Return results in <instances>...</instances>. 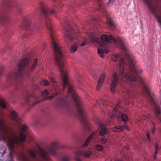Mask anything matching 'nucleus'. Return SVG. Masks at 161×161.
Instances as JSON below:
<instances>
[{"label": "nucleus", "instance_id": "17", "mask_svg": "<svg viewBox=\"0 0 161 161\" xmlns=\"http://www.w3.org/2000/svg\"><path fill=\"white\" fill-rule=\"evenodd\" d=\"M8 7V8H11L13 10H16L19 13H21L22 12L21 8L17 4L13 3V4H10Z\"/></svg>", "mask_w": 161, "mask_h": 161}, {"label": "nucleus", "instance_id": "38", "mask_svg": "<svg viewBox=\"0 0 161 161\" xmlns=\"http://www.w3.org/2000/svg\"><path fill=\"white\" fill-rule=\"evenodd\" d=\"M148 118V116H144L143 117V119H147Z\"/></svg>", "mask_w": 161, "mask_h": 161}, {"label": "nucleus", "instance_id": "4", "mask_svg": "<svg viewBox=\"0 0 161 161\" xmlns=\"http://www.w3.org/2000/svg\"><path fill=\"white\" fill-rule=\"evenodd\" d=\"M61 91H57L53 93L52 95L49 96L47 99L51 100L54 97L58 95L56 101L57 106L59 108H67L68 103L66 100L72 98L74 101L77 108L78 112L80 119L83 122H85L86 119V114L81 107L82 103L79 97L75 91H68L67 95L64 99L62 95L61 94Z\"/></svg>", "mask_w": 161, "mask_h": 161}, {"label": "nucleus", "instance_id": "31", "mask_svg": "<svg viewBox=\"0 0 161 161\" xmlns=\"http://www.w3.org/2000/svg\"><path fill=\"white\" fill-rule=\"evenodd\" d=\"M49 94L48 91H42V95L44 97H47Z\"/></svg>", "mask_w": 161, "mask_h": 161}, {"label": "nucleus", "instance_id": "41", "mask_svg": "<svg viewBox=\"0 0 161 161\" xmlns=\"http://www.w3.org/2000/svg\"><path fill=\"white\" fill-rule=\"evenodd\" d=\"M16 88H18L19 87H20L19 86H18L17 85H16Z\"/></svg>", "mask_w": 161, "mask_h": 161}, {"label": "nucleus", "instance_id": "47", "mask_svg": "<svg viewBox=\"0 0 161 161\" xmlns=\"http://www.w3.org/2000/svg\"><path fill=\"white\" fill-rule=\"evenodd\" d=\"M44 91H47V90L45 89V90H44Z\"/></svg>", "mask_w": 161, "mask_h": 161}, {"label": "nucleus", "instance_id": "1", "mask_svg": "<svg viewBox=\"0 0 161 161\" xmlns=\"http://www.w3.org/2000/svg\"><path fill=\"white\" fill-rule=\"evenodd\" d=\"M127 57V63L126 64L125 63L124 58L120 55L114 54L111 57L112 59L115 62V64H119V73L114 72L113 74L111 84L112 91L115 90L117 84L119 83L120 80L131 82L134 86L137 85L144 91H150L151 89V86L145 83L142 77H140L136 79V74L143 72L142 69L136 68L133 58L128 54Z\"/></svg>", "mask_w": 161, "mask_h": 161}, {"label": "nucleus", "instance_id": "36", "mask_svg": "<svg viewBox=\"0 0 161 161\" xmlns=\"http://www.w3.org/2000/svg\"><path fill=\"white\" fill-rule=\"evenodd\" d=\"M149 134H150V132H148L147 133V139H148V141H149V142H150L151 140H150V136Z\"/></svg>", "mask_w": 161, "mask_h": 161}, {"label": "nucleus", "instance_id": "15", "mask_svg": "<svg viewBox=\"0 0 161 161\" xmlns=\"http://www.w3.org/2000/svg\"><path fill=\"white\" fill-rule=\"evenodd\" d=\"M86 44V42H83L81 44H78L76 42L73 45L71 46L70 48V51L71 53H73L75 52L77 50L78 46L83 47Z\"/></svg>", "mask_w": 161, "mask_h": 161}, {"label": "nucleus", "instance_id": "34", "mask_svg": "<svg viewBox=\"0 0 161 161\" xmlns=\"http://www.w3.org/2000/svg\"><path fill=\"white\" fill-rule=\"evenodd\" d=\"M31 100V98L30 97V96H28L27 98L26 99V102L27 103H28L29 101H30Z\"/></svg>", "mask_w": 161, "mask_h": 161}, {"label": "nucleus", "instance_id": "12", "mask_svg": "<svg viewBox=\"0 0 161 161\" xmlns=\"http://www.w3.org/2000/svg\"><path fill=\"white\" fill-rule=\"evenodd\" d=\"M95 122L99 127L101 128L99 132L101 136L105 135L107 131V127L98 118H96Z\"/></svg>", "mask_w": 161, "mask_h": 161}, {"label": "nucleus", "instance_id": "24", "mask_svg": "<svg viewBox=\"0 0 161 161\" xmlns=\"http://www.w3.org/2000/svg\"><path fill=\"white\" fill-rule=\"evenodd\" d=\"M75 78L78 82L80 84L82 82L83 77L82 75L79 72H77L75 74Z\"/></svg>", "mask_w": 161, "mask_h": 161}, {"label": "nucleus", "instance_id": "8", "mask_svg": "<svg viewBox=\"0 0 161 161\" xmlns=\"http://www.w3.org/2000/svg\"><path fill=\"white\" fill-rule=\"evenodd\" d=\"M62 25L64 30L65 32L64 36L65 42L67 45L69 46L70 45L69 43L74 41L75 39L74 37L75 34L73 28L70 26L68 21H64Z\"/></svg>", "mask_w": 161, "mask_h": 161}, {"label": "nucleus", "instance_id": "3", "mask_svg": "<svg viewBox=\"0 0 161 161\" xmlns=\"http://www.w3.org/2000/svg\"><path fill=\"white\" fill-rule=\"evenodd\" d=\"M47 28L50 32L55 64L58 68L61 76L63 90H65L67 87L68 91H75L73 84L69 81L68 74L64 66V61L66 58L65 53L63 51L58 43L56 36L53 34V28Z\"/></svg>", "mask_w": 161, "mask_h": 161}, {"label": "nucleus", "instance_id": "32", "mask_svg": "<svg viewBox=\"0 0 161 161\" xmlns=\"http://www.w3.org/2000/svg\"><path fill=\"white\" fill-rule=\"evenodd\" d=\"M4 69V67L2 65H0V76L3 74V71Z\"/></svg>", "mask_w": 161, "mask_h": 161}, {"label": "nucleus", "instance_id": "20", "mask_svg": "<svg viewBox=\"0 0 161 161\" xmlns=\"http://www.w3.org/2000/svg\"><path fill=\"white\" fill-rule=\"evenodd\" d=\"M37 59L36 58L34 60L33 63L31 65L28 66L27 70L29 72H31L33 71V69L37 65Z\"/></svg>", "mask_w": 161, "mask_h": 161}, {"label": "nucleus", "instance_id": "29", "mask_svg": "<svg viewBox=\"0 0 161 161\" xmlns=\"http://www.w3.org/2000/svg\"><path fill=\"white\" fill-rule=\"evenodd\" d=\"M69 157L66 155L63 156L61 158L62 161H69Z\"/></svg>", "mask_w": 161, "mask_h": 161}, {"label": "nucleus", "instance_id": "6", "mask_svg": "<svg viewBox=\"0 0 161 161\" xmlns=\"http://www.w3.org/2000/svg\"><path fill=\"white\" fill-rule=\"evenodd\" d=\"M29 62V60L27 58H25L22 60L19 64L18 72H12L8 75L7 77V83L10 85L21 83L22 77L21 71Z\"/></svg>", "mask_w": 161, "mask_h": 161}, {"label": "nucleus", "instance_id": "14", "mask_svg": "<svg viewBox=\"0 0 161 161\" xmlns=\"http://www.w3.org/2000/svg\"><path fill=\"white\" fill-rule=\"evenodd\" d=\"M22 25L25 27V28L27 29H29L30 31L29 33L30 34H34V32H37L38 30V29L37 28H36L35 27H33L31 29L30 27V21L24 20L23 23L22 24Z\"/></svg>", "mask_w": 161, "mask_h": 161}, {"label": "nucleus", "instance_id": "39", "mask_svg": "<svg viewBox=\"0 0 161 161\" xmlns=\"http://www.w3.org/2000/svg\"><path fill=\"white\" fill-rule=\"evenodd\" d=\"M155 131V129L154 128H153L152 130V133H153V132Z\"/></svg>", "mask_w": 161, "mask_h": 161}, {"label": "nucleus", "instance_id": "26", "mask_svg": "<svg viewBox=\"0 0 161 161\" xmlns=\"http://www.w3.org/2000/svg\"><path fill=\"white\" fill-rule=\"evenodd\" d=\"M155 151L154 153V154L153 155V159H155L157 158V154L158 153V144L156 143L155 145Z\"/></svg>", "mask_w": 161, "mask_h": 161}, {"label": "nucleus", "instance_id": "27", "mask_svg": "<svg viewBox=\"0 0 161 161\" xmlns=\"http://www.w3.org/2000/svg\"><path fill=\"white\" fill-rule=\"evenodd\" d=\"M40 84L41 85L47 86L49 85V83L47 80H43L40 81Z\"/></svg>", "mask_w": 161, "mask_h": 161}, {"label": "nucleus", "instance_id": "25", "mask_svg": "<svg viewBox=\"0 0 161 161\" xmlns=\"http://www.w3.org/2000/svg\"><path fill=\"white\" fill-rule=\"evenodd\" d=\"M125 127L126 128L128 129V127L126 125L120 126H116L114 128L113 130L115 132H119L123 130Z\"/></svg>", "mask_w": 161, "mask_h": 161}, {"label": "nucleus", "instance_id": "21", "mask_svg": "<svg viewBox=\"0 0 161 161\" xmlns=\"http://www.w3.org/2000/svg\"><path fill=\"white\" fill-rule=\"evenodd\" d=\"M95 132H93L89 135L86 140L85 142L82 145V147H85L88 145L90 141L93 138Z\"/></svg>", "mask_w": 161, "mask_h": 161}, {"label": "nucleus", "instance_id": "48", "mask_svg": "<svg viewBox=\"0 0 161 161\" xmlns=\"http://www.w3.org/2000/svg\"><path fill=\"white\" fill-rule=\"evenodd\" d=\"M127 149H129V147H128L127 148Z\"/></svg>", "mask_w": 161, "mask_h": 161}, {"label": "nucleus", "instance_id": "28", "mask_svg": "<svg viewBox=\"0 0 161 161\" xmlns=\"http://www.w3.org/2000/svg\"><path fill=\"white\" fill-rule=\"evenodd\" d=\"M95 148L97 150L101 151L103 149V147L100 144H97L95 146Z\"/></svg>", "mask_w": 161, "mask_h": 161}, {"label": "nucleus", "instance_id": "5", "mask_svg": "<svg viewBox=\"0 0 161 161\" xmlns=\"http://www.w3.org/2000/svg\"><path fill=\"white\" fill-rule=\"evenodd\" d=\"M94 32L92 33L90 35L91 37L90 41L91 42H97L100 45L97 49V53L100 57L102 58L104 57V53H107L108 51L106 48L108 47V43H114L117 46L119 47L122 50L126 52L127 49L124 45L122 40L120 37L115 39L112 36H107L104 34L101 36V38L96 37Z\"/></svg>", "mask_w": 161, "mask_h": 161}, {"label": "nucleus", "instance_id": "49", "mask_svg": "<svg viewBox=\"0 0 161 161\" xmlns=\"http://www.w3.org/2000/svg\"><path fill=\"white\" fill-rule=\"evenodd\" d=\"M153 124L154 126V123H153Z\"/></svg>", "mask_w": 161, "mask_h": 161}, {"label": "nucleus", "instance_id": "33", "mask_svg": "<svg viewBox=\"0 0 161 161\" xmlns=\"http://www.w3.org/2000/svg\"><path fill=\"white\" fill-rule=\"evenodd\" d=\"M115 0H109L108 3V6H112L113 4V3L115 1Z\"/></svg>", "mask_w": 161, "mask_h": 161}, {"label": "nucleus", "instance_id": "22", "mask_svg": "<svg viewBox=\"0 0 161 161\" xmlns=\"http://www.w3.org/2000/svg\"><path fill=\"white\" fill-rule=\"evenodd\" d=\"M28 153L30 156L34 159H36V154L38 153L37 151L35 149L33 150H28Z\"/></svg>", "mask_w": 161, "mask_h": 161}, {"label": "nucleus", "instance_id": "18", "mask_svg": "<svg viewBox=\"0 0 161 161\" xmlns=\"http://www.w3.org/2000/svg\"><path fill=\"white\" fill-rule=\"evenodd\" d=\"M105 75V73H104L102 74V75L100 77L98 81L97 85V90H99L100 89L101 86L103 82Z\"/></svg>", "mask_w": 161, "mask_h": 161}, {"label": "nucleus", "instance_id": "30", "mask_svg": "<svg viewBox=\"0 0 161 161\" xmlns=\"http://www.w3.org/2000/svg\"><path fill=\"white\" fill-rule=\"evenodd\" d=\"M99 142L102 144H104L107 142V141L103 138L101 137L99 139Z\"/></svg>", "mask_w": 161, "mask_h": 161}, {"label": "nucleus", "instance_id": "9", "mask_svg": "<svg viewBox=\"0 0 161 161\" xmlns=\"http://www.w3.org/2000/svg\"><path fill=\"white\" fill-rule=\"evenodd\" d=\"M120 102H118L115 106V108L113 109L112 111L108 110V115L111 118H113L115 116H121L122 120L125 122L128 120V117L125 114H122L120 111H118L117 108L119 107V105Z\"/></svg>", "mask_w": 161, "mask_h": 161}, {"label": "nucleus", "instance_id": "11", "mask_svg": "<svg viewBox=\"0 0 161 161\" xmlns=\"http://www.w3.org/2000/svg\"><path fill=\"white\" fill-rule=\"evenodd\" d=\"M147 92V95L148 97H149L150 103H152V104L154 105L155 106L154 111L156 113V116H158L161 113L160 108L158 106L156 105L155 104V102L153 100V97L150 91Z\"/></svg>", "mask_w": 161, "mask_h": 161}, {"label": "nucleus", "instance_id": "45", "mask_svg": "<svg viewBox=\"0 0 161 161\" xmlns=\"http://www.w3.org/2000/svg\"><path fill=\"white\" fill-rule=\"evenodd\" d=\"M102 103H103V105H105V104L103 102Z\"/></svg>", "mask_w": 161, "mask_h": 161}, {"label": "nucleus", "instance_id": "2", "mask_svg": "<svg viewBox=\"0 0 161 161\" xmlns=\"http://www.w3.org/2000/svg\"><path fill=\"white\" fill-rule=\"evenodd\" d=\"M11 119L17 123L19 129L17 132L12 131L5 126L0 118V141L7 142V145L11 151L7 155V161H12L13 153H15L14 148L16 145L25 141L26 138V131L28 128L26 125L21 123V119L14 110L11 113Z\"/></svg>", "mask_w": 161, "mask_h": 161}, {"label": "nucleus", "instance_id": "19", "mask_svg": "<svg viewBox=\"0 0 161 161\" xmlns=\"http://www.w3.org/2000/svg\"><path fill=\"white\" fill-rule=\"evenodd\" d=\"M19 156L22 161H30V157L24 152L19 153Z\"/></svg>", "mask_w": 161, "mask_h": 161}, {"label": "nucleus", "instance_id": "46", "mask_svg": "<svg viewBox=\"0 0 161 161\" xmlns=\"http://www.w3.org/2000/svg\"><path fill=\"white\" fill-rule=\"evenodd\" d=\"M160 150H161V147H160Z\"/></svg>", "mask_w": 161, "mask_h": 161}, {"label": "nucleus", "instance_id": "16", "mask_svg": "<svg viewBox=\"0 0 161 161\" xmlns=\"http://www.w3.org/2000/svg\"><path fill=\"white\" fill-rule=\"evenodd\" d=\"M92 152L91 150H89L85 153H83L80 150L76 152L75 154L77 156H83L86 158H88L92 154Z\"/></svg>", "mask_w": 161, "mask_h": 161}, {"label": "nucleus", "instance_id": "13", "mask_svg": "<svg viewBox=\"0 0 161 161\" xmlns=\"http://www.w3.org/2000/svg\"><path fill=\"white\" fill-rule=\"evenodd\" d=\"M9 21V19L6 13L3 11L0 12V24H6Z\"/></svg>", "mask_w": 161, "mask_h": 161}, {"label": "nucleus", "instance_id": "23", "mask_svg": "<svg viewBox=\"0 0 161 161\" xmlns=\"http://www.w3.org/2000/svg\"><path fill=\"white\" fill-rule=\"evenodd\" d=\"M0 106L3 108H6V101L2 97H0Z\"/></svg>", "mask_w": 161, "mask_h": 161}, {"label": "nucleus", "instance_id": "42", "mask_svg": "<svg viewBox=\"0 0 161 161\" xmlns=\"http://www.w3.org/2000/svg\"><path fill=\"white\" fill-rule=\"evenodd\" d=\"M158 118L160 120V122H161V117H158Z\"/></svg>", "mask_w": 161, "mask_h": 161}, {"label": "nucleus", "instance_id": "7", "mask_svg": "<svg viewBox=\"0 0 161 161\" xmlns=\"http://www.w3.org/2000/svg\"><path fill=\"white\" fill-rule=\"evenodd\" d=\"M58 144V142H55L52 144L50 147H47L43 149L40 148L39 150L41 158L45 161H50V158L49 157V155H52L54 156L56 155L55 148Z\"/></svg>", "mask_w": 161, "mask_h": 161}, {"label": "nucleus", "instance_id": "35", "mask_svg": "<svg viewBox=\"0 0 161 161\" xmlns=\"http://www.w3.org/2000/svg\"><path fill=\"white\" fill-rule=\"evenodd\" d=\"M50 79L51 81V82H52L53 83H55L56 81L55 80V79L53 77H50Z\"/></svg>", "mask_w": 161, "mask_h": 161}, {"label": "nucleus", "instance_id": "40", "mask_svg": "<svg viewBox=\"0 0 161 161\" xmlns=\"http://www.w3.org/2000/svg\"><path fill=\"white\" fill-rule=\"evenodd\" d=\"M125 105H128L129 104V103L128 102H126L125 103Z\"/></svg>", "mask_w": 161, "mask_h": 161}, {"label": "nucleus", "instance_id": "37", "mask_svg": "<svg viewBox=\"0 0 161 161\" xmlns=\"http://www.w3.org/2000/svg\"><path fill=\"white\" fill-rule=\"evenodd\" d=\"M75 159L77 161H82L78 157L75 158Z\"/></svg>", "mask_w": 161, "mask_h": 161}, {"label": "nucleus", "instance_id": "10", "mask_svg": "<svg viewBox=\"0 0 161 161\" xmlns=\"http://www.w3.org/2000/svg\"><path fill=\"white\" fill-rule=\"evenodd\" d=\"M96 0L97 3V9L100 13H102V15L103 16L105 15H106L109 25L112 26H114V21L111 18H109L107 16V12L103 1L102 0Z\"/></svg>", "mask_w": 161, "mask_h": 161}, {"label": "nucleus", "instance_id": "44", "mask_svg": "<svg viewBox=\"0 0 161 161\" xmlns=\"http://www.w3.org/2000/svg\"><path fill=\"white\" fill-rule=\"evenodd\" d=\"M160 103H161V98H160Z\"/></svg>", "mask_w": 161, "mask_h": 161}, {"label": "nucleus", "instance_id": "43", "mask_svg": "<svg viewBox=\"0 0 161 161\" xmlns=\"http://www.w3.org/2000/svg\"><path fill=\"white\" fill-rule=\"evenodd\" d=\"M0 161H3V160L2 159H0Z\"/></svg>", "mask_w": 161, "mask_h": 161}]
</instances>
